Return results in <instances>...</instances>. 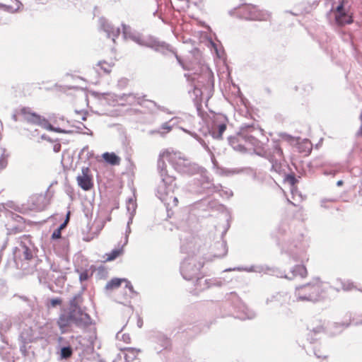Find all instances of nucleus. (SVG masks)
<instances>
[{
    "label": "nucleus",
    "instance_id": "c03bdc74",
    "mask_svg": "<svg viewBox=\"0 0 362 362\" xmlns=\"http://www.w3.org/2000/svg\"><path fill=\"white\" fill-rule=\"evenodd\" d=\"M343 10H344V5L342 4H341L337 7V14L344 13V12L343 11Z\"/></svg>",
    "mask_w": 362,
    "mask_h": 362
},
{
    "label": "nucleus",
    "instance_id": "f8f14e48",
    "mask_svg": "<svg viewBox=\"0 0 362 362\" xmlns=\"http://www.w3.org/2000/svg\"><path fill=\"white\" fill-rule=\"evenodd\" d=\"M21 115L24 120L29 123L39 125L43 127L44 124H46V119L41 117L40 115L31 111L29 107H23L21 110Z\"/></svg>",
    "mask_w": 362,
    "mask_h": 362
},
{
    "label": "nucleus",
    "instance_id": "9d476101",
    "mask_svg": "<svg viewBox=\"0 0 362 362\" xmlns=\"http://www.w3.org/2000/svg\"><path fill=\"white\" fill-rule=\"evenodd\" d=\"M227 118L223 115H217L214 117L211 127V134L214 139H221L223 132L226 129Z\"/></svg>",
    "mask_w": 362,
    "mask_h": 362
},
{
    "label": "nucleus",
    "instance_id": "b1692460",
    "mask_svg": "<svg viewBox=\"0 0 362 362\" xmlns=\"http://www.w3.org/2000/svg\"><path fill=\"white\" fill-rule=\"evenodd\" d=\"M136 209V203L133 199L130 198L127 202V210L129 214V217L133 218Z\"/></svg>",
    "mask_w": 362,
    "mask_h": 362
},
{
    "label": "nucleus",
    "instance_id": "c9c22d12",
    "mask_svg": "<svg viewBox=\"0 0 362 362\" xmlns=\"http://www.w3.org/2000/svg\"><path fill=\"white\" fill-rule=\"evenodd\" d=\"M159 343L160 344L161 346L165 349L170 345V339L168 337L162 335L159 339Z\"/></svg>",
    "mask_w": 362,
    "mask_h": 362
},
{
    "label": "nucleus",
    "instance_id": "8fccbe9b",
    "mask_svg": "<svg viewBox=\"0 0 362 362\" xmlns=\"http://www.w3.org/2000/svg\"><path fill=\"white\" fill-rule=\"evenodd\" d=\"M255 316V314L253 313H251L250 314L247 315L246 317H242L241 319H252Z\"/></svg>",
    "mask_w": 362,
    "mask_h": 362
},
{
    "label": "nucleus",
    "instance_id": "bb28decb",
    "mask_svg": "<svg viewBox=\"0 0 362 362\" xmlns=\"http://www.w3.org/2000/svg\"><path fill=\"white\" fill-rule=\"evenodd\" d=\"M182 130L185 132H187V133L189 134L194 138H195L207 151H210V149H209V147L208 146V145L196 133L191 132H189V131H188L187 129H182Z\"/></svg>",
    "mask_w": 362,
    "mask_h": 362
},
{
    "label": "nucleus",
    "instance_id": "4468645a",
    "mask_svg": "<svg viewBox=\"0 0 362 362\" xmlns=\"http://www.w3.org/2000/svg\"><path fill=\"white\" fill-rule=\"evenodd\" d=\"M81 175L76 177L78 186L85 191L90 190L93 186L92 177L89 175L90 169L88 167H83L81 170Z\"/></svg>",
    "mask_w": 362,
    "mask_h": 362
},
{
    "label": "nucleus",
    "instance_id": "4c0bfd02",
    "mask_svg": "<svg viewBox=\"0 0 362 362\" xmlns=\"http://www.w3.org/2000/svg\"><path fill=\"white\" fill-rule=\"evenodd\" d=\"M62 304V300L59 298H52L50 300V305L52 307H55L58 305H61Z\"/></svg>",
    "mask_w": 362,
    "mask_h": 362
},
{
    "label": "nucleus",
    "instance_id": "f03ea898",
    "mask_svg": "<svg viewBox=\"0 0 362 362\" xmlns=\"http://www.w3.org/2000/svg\"><path fill=\"white\" fill-rule=\"evenodd\" d=\"M259 134H262V130L255 124H243L237 135L228 137V142L235 151L245 153L247 150L246 145L254 148L259 146V141L257 139Z\"/></svg>",
    "mask_w": 362,
    "mask_h": 362
},
{
    "label": "nucleus",
    "instance_id": "9b49d317",
    "mask_svg": "<svg viewBox=\"0 0 362 362\" xmlns=\"http://www.w3.org/2000/svg\"><path fill=\"white\" fill-rule=\"evenodd\" d=\"M291 296L286 292H278L266 300V304L270 308H277L290 303Z\"/></svg>",
    "mask_w": 362,
    "mask_h": 362
},
{
    "label": "nucleus",
    "instance_id": "1a4fd4ad",
    "mask_svg": "<svg viewBox=\"0 0 362 362\" xmlns=\"http://www.w3.org/2000/svg\"><path fill=\"white\" fill-rule=\"evenodd\" d=\"M145 95L140 96L138 94L134 93H124L121 98L125 100L129 105H132L134 104H139L141 106H145V103L149 104V105H146L148 107H151V106L156 107L158 109L165 111V109L163 107H160L156 104V102L153 100H144Z\"/></svg>",
    "mask_w": 362,
    "mask_h": 362
},
{
    "label": "nucleus",
    "instance_id": "dca6fc26",
    "mask_svg": "<svg viewBox=\"0 0 362 362\" xmlns=\"http://www.w3.org/2000/svg\"><path fill=\"white\" fill-rule=\"evenodd\" d=\"M291 272L292 273V276L290 277L285 276V278L292 279L293 278L298 276H300L301 278H305L308 275L307 269L303 265H296L291 269Z\"/></svg>",
    "mask_w": 362,
    "mask_h": 362
},
{
    "label": "nucleus",
    "instance_id": "ddd939ff",
    "mask_svg": "<svg viewBox=\"0 0 362 362\" xmlns=\"http://www.w3.org/2000/svg\"><path fill=\"white\" fill-rule=\"evenodd\" d=\"M20 248L19 251L22 252L23 258L30 260L33 257V246L30 240V235H23L19 238Z\"/></svg>",
    "mask_w": 362,
    "mask_h": 362
},
{
    "label": "nucleus",
    "instance_id": "f704fd0d",
    "mask_svg": "<svg viewBox=\"0 0 362 362\" xmlns=\"http://www.w3.org/2000/svg\"><path fill=\"white\" fill-rule=\"evenodd\" d=\"M132 220L133 219L132 217L129 218V221L127 222V229H126V232H125V240H124V245H126L128 243V237L131 233L130 224L132 223Z\"/></svg>",
    "mask_w": 362,
    "mask_h": 362
},
{
    "label": "nucleus",
    "instance_id": "4d7b16f0",
    "mask_svg": "<svg viewBox=\"0 0 362 362\" xmlns=\"http://www.w3.org/2000/svg\"><path fill=\"white\" fill-rule=\"evenodd\" d=\"M13 118L14 120H16V116L15 115L13 116Z\"/></svg>",
    "mask_w": 362,
    "mask_h": 362
},
{
    "label": "nucleus",
    "instance_id": "6e6d98bb",
    "mask_svg": "<svg viewBox=\"0 0 362 362\" xmlns=\"http://www.w3.org/2000/svg\"><path fill=\"white\" fill-rule=\"evenodd\" d=\"M69 212L68 213L67 216H66V218L64 221H66V223L69 221Z\"/></svg>",
    "mask_w": 362,
    "mask_h": 362
},
{
    "label": "nucleus",
    "instance_id": "a878e982",
    "mask_svg": "<svg viewBox=\"0 0 362 362\" xmlns=\"http://www.w3.org/2000/svg\"><path fill=\"white\" fill-rule=\"evenodd\" d=\"M43 128L49 131H53L57 133H64V134H69L71 133V131H67L62 129L59 127H54L52 124L49 123L47 119H46V124H44Z\"/></svg>",
    "mask_w": 362,
    "mask_h": 362
},
{
    "label": "nucleus",
    "instance_id": "6e6552de",
    "mask_svg": "<svg viewBox=\"0 0 362 362\" xmlns=\"http://www.w3.org/2000/svg\"><path fill=\"white\" fill-rule=\"evenodd\" d=\"M240 13L241 17L246 20L265 21L269 17L268 13L258 11L256 7L251 5L240 8Z\"/></svg>",
    "mask_w": 362,
    "mask_h": 362
},
{
    "label": "nucleus",
    "instance_id": "412c9836",
    "mask_svg": "<svg viewBox=\"0 0 362 362\" xmlns=\"http://www.w3.org/2000/svg\"><path fill=\"white\" fill-rule=\"evenodd\" d=\"M196 289L199 291L205 290L210 287L211 283L209 279L197 276L194 284Z\"/></svg>",
    "mask_w": 362,
    "mask_h": 362
},
{
    "label": "nucleus",
    "instance_id": "de8ad7c7",
    "mask_svg": "<svg viewBox=\"0 0 362 362\" xmlns=\"http://www.w3.org/2000/svg\"><path fill=\"white\" fill-rule=\"evenodd\" d=\"M324 175H334L335 173H336V170H324Z\"/></svg>",
    "mask_w": 362,
    "mask_h": 362
},
{
    "label": "nucleus",
    "instance_id": "5fc2aeb1",
    "mask_svg": "<svg viewBox=\"0 0 362 362\" xmlns=\"http://www.w3.org/2000/svg\"><path fill=\"white\" fill-rule=\"evenodd\" d=\"M88 149V147L86 146L83 148V149L81 150V152H84L85 151H86Z\"/></svg>",
    "mask_w": 362,
    "mask_h": 362
},
{
    "label": "nucleus",
    "instance_id": "cd10ccee",
    "mask_svg": "<svg viewBox=\"0 0 362 362\" xmlns=\"http://www.w3.org/2000/svg\"><path fill=\"white\" fill-rule=\"evenodd\" d=\"M122 252V249H115L107 255V260L112 261L116 259Z\"/></svg>",
    "mask_w": 362,
    "mask_h": 362
},
{
    "label": "nucleus",
    "instance_id": "79ce46f5",
    "mask_svg": "<svg viewBox=\"0 0 362 362\" xmlns=\"http://www.w3.org/2000/svg\"><path fill=\"white\" fill-rule=\"evenodd\" d=\"M359 118H360V121H361V126H360L358 132H356V136L362 137V110H361Z\"/></svg>",
    "mask_w": 362,
    "mask_h": 362
},
{
    "label": "nucleus",
    "instance_id": "864d4df0",
    "mask_svg": "<svg viewBox=\"0 0 362 362\" xmlns=\"http://www.w3.org/2000/svg\"><path fill=\"white\" fill-rule=\"evenodd\" d=\"M322 329L321 327H317V329H314L313 331L315 332H319Z\"/></svg>",
    "mask_w": 362,
    "mask_h": 362
},
{
    "label": "nucleus",
    "instance_id": "393cba45",
    "mask_svg": "<svg viewBox=\"0 0 362 362\" xmlns=\"http://www.w3.org/2000/svg\"><path fill=\"white\" fill-rule=\"evenodd\" d=\"M0 151V169H4L7 166L8 154L6 153V150L5 148H1Z\"/></svg>",
    "mask_w": 362,
    "mask_h": 362
},
{
    "label": "nucleus",
    "instance_id": "c756f323",
    "mask_svg": "<svg viewBox=\"0 0 362 362\" xmlns=\"http://www.w3.org/2000/svg\"><path fill=\"white\" fill-rule=\"evenodd\" d=\"M72 349L70 346H65L61 349V356L62 358H68L72 354Z\"/></svg>",
    "mask_w": 362,
    "mask_h": 362
},
{
    "label": "nucleus",
    "instance_id": "c85d7f7f",
    "mask_svg": "<svg viewBox=\"0 0 362 362\" xmlns=\"http://www.w3.org/2000/svg\"><path fill=\"white\" fill-rule=\"evenodd\" d=\"M171 129H172V126H170L169 124V122H167L163 123L161 125V127H160V129L158 131H156V132H158L160 134H163L170 132Z\"/></svg>",
    "mask_w": 362,
    "mask_h": 362
},
{
    "label": "nucleus",
    "instance_id": "a211bd4d",
    "mask_svg": "<svg viewBox=\"0 0 362 362\" xmlns=\"http://www.w3.org/2000/svg\"><path fill=\"white\" fill-rule=\"evenodd\" d=\"M139 351L140 350L132 347L124 349L122 354L125 362H132L136 358Z\"/></svg>",
    "mask_w": 362,
    "mask_h": 362
},
{
    "label": "nucleus",
    "instance_id": "3c124183",
    "mask_svg": "<svg viewBox=\"0 0 362 362\" xmlns=\"http://www.w3.org/2000/svg\"><path fill=\"white\" fill-rule=\"evenodd\" d=\"M66 221H64L63 223H62L60 225V226L57 229H60V231H61L62 229L66 226Z\"/></svg>",
    "mask_w": 362,
    "mask_h": 362
},
{
    "label": "nucleus",
    "instance_id": "f3484780",
    "mask_svg": "<svg viewBox=\"0 0 362 362\" xmlns=\"http://www.w3.org/2000/svg\"><path fill=\"white\" fill-rule=\"evenodd\" d=\"M283 250L287 253L295 262L300 261L301 259V253L297 251V245L288 246L284 245Z\"/></svg>",
    "mask_w": 362,
    "mask_h": 362
},
{
    "label": "nucleus",
    "instance_id": "13d9d810",
    "mask_svg": "<svg viewBox=\"0 0 362 362\" xmlns=\"http://www.w3.org/2000/svg\"><path fill=\"white\" fill-rule=\"evenodd\" d=\"M2 127V123L0 121V129Z\"/></svg>",
    "mask_w": 362,
    "mask_h": 362
},
{
    "label": "nucleus",
    "instance_id": "09e8293b",
    "mask_svg": "<svg viewBox=\"0 0 362 362\" xmlns=\"http://www.w3.org/2000/svg\"><path fill=\"white\" fill-rule=\"evenodd\" d=\"M54 152H59L61 150V144H56L54 145Z\"/></svg>",
    "mask_w": 362,
    "mask_h": 362
},
{
    "label": "nucleus",
    "instance_id": "37998d69",
    "mask_svg": "<svg viewBox=\"0 0 362 362\" xmlns=\"http://www.w3.org/2000/svg\"><path fill=\"white\" fill-rule=\"evenodd\" d=\"M221 195L226 197V198H230L233 196V192L230 190L223 191Z\"/></svg>",
    "mask_w": 362,
    "mask_h": 362
},
{
    "label": "nucleus",
    "instance_id": "473e14b6",
    "mask_svg": "<svg viewBox=\"0 0 362 362\" xmlns=\"http://www.w3.org/2000/svg\"><path fill=\"white\" fill-rule=\"evenodd\" d=\"M98 66H100L101 69L104 71L105 74H109L111 71V67L112 66L105 62H100L98 63Z\"/></svg>",
    "mask_w": 362,
    "mask_h": 362
},
{
    "label": "nucleus",
    "instance_id": "49530a36",
    "mask_svg": "<svg viewBox=\"0 0 362 362\" xmlns=\"http://www.w3.org/2000/svg\"><path fill=\"white\" fill-rule=\"evenodd\" d=\"M287 180L291 185H294L296 181L295 177L292 175L288 176Z\"/></svg>",
    "mask_w": 362,
    "mask_h": 362
},
{
    "label": "nucleus",
    "instance_id": "7c9ffc66",
    "mask_svg": "<svg viewBox=\"0 0 362 362\" xmlns=\"http://www.w3.org/2000/svg\"><path fill=\"white\" fill-rule=\"evenodd\" d=\"M173 192H174V190L168 195V197H167L168 199L166 201L161 200L165 205L169 206L170 204L171 200H173L175 206H176L177 204V203H178L177 198L176 197L173 196Z\"/></svg>",
    "mask_w": 362,
    "mask_h": 362
},
{
    "label": "nucleus",
    "instance_id": "603ef678",
    "mask_svg": "<svg viewBox=\"0 0 362 362\" xmlns=\"http://www.w3.org/2000/svg\"><path fill=\"white\" fill-rule=\"evenodd\" d=\"M343 185V181L342 180H339L337 182V186H341Z\"/></svg>",
    "mask_w": 362,
    "mask_h": 362
},
{
    "label": "nucleus",
    "instance_id": "2f4dec72",
    "mask_svg": "<svg viewBox=\"0 0 362 362\" xmlns=\"http://www.w3.org/2000/svg\"><path fill=\"white\" fill-rule=\"evenodd\" d=\"M341 284V288L344 291H350L355 288L353 282L347 280V281H340Z\"/></svg>",
    "mask_w": 362,
    "mask_h": 362
},
{
    "label": "nucleus",
    "instance_id": "2eb2a0df",
    "mask_svg": "<svg viewBox=\"0 0 362 362\" xmlns=\"http://www.w3.org/2000/svg\"><path fill=\"white\" fill-rule=\"evenodd\" d=\"M100 22L103 30L107 33V37H112V41L115 42V38L117 37L120 33L119 28H114L104 18H100Z\"/></svg>",
    "mask_w": 362,
    "mask_h": 362
},
{
    "label": "nucleus",
    "instance_id": "423d86ee",
    "mask_svg": "<svg viewBox=\"0 0 362 362\" xmlns=\"http://www.w3.org/2000/svg\"><path fill=\"white\" fill-rule=\"evenodd\" d=\"M203 264L193 257L185 259L181 264L180 273L187 281L193 280L199 276V271Z\"/></svg>",
    "mask_w": 362,
    "mask_h": 362
},
{
    "label": "nucleus",
    "instance_id": "4be33fe9",
    "mask_svg": "<svg viewBox=\"0 0 362 362\" xmlns=\"http://www.w3.org/2000/svg\"><path fill=\"white\" fill-rule=\"evenodd\" d=\"M335 20L337 24H339V25L351 24L353 22L352 17L351 16L347 15L345 13L337 14L335 16Z\"/></svg>",
    "mask_w": 362,
    "mask_h": 362
},
{
    "label": "nucleus",
    "instance_id": "58836bf2",
    "mask_svg": "<svg viewBox=\"0 0 362 362\" xmlns=\"http://www.w3.org/2000/svg\"><path fill=\"white\" fill-rule=\"evenodd\" d=\"M124 282L125 283V287L127 288L131 293H134L135 291L131 282L126 279H124Z\"/></svg>",
    "mask_w": 362,
    "mask_h": 362
},
{
    "label": "nucleus",
    "instance_id": "20e7f679",
    "mask_svg": "<svg viewBox=\"0 0 362 362\" xmlns=\"http://www.w3.org/2000/svg\"><path fill=\"white\" fill-rule=\"evenodd\" d=\"M122 29L123 35L125 38L130 37L134 41L136 42L138 44L150 47L156 52H160L163 54H168L171 53L175 56V58L177 60L178 63L180 64H182L181 59L177 54L175 50L170 45L166 44L164 42L158 41V40L154 38L143 40L139 37L133 36L131 35L130 28L124 24H122Z\"/></svg>",
    "mask_w": 362,
    "mask_h": 362
},
{
    "label": "nucleus",
    "instance_id": "0eeeda50",
    "mask_svg": "<svg viewBox=\"0 0 362 362\" xmlns=\"http://www.w3.org/2000/svg\"><path fill=\"white\" fill-rule=\"evenodd\" d=\"M271 163V170L277 173L281 171V161L283 160V151L277 142H274L272 150L266 152L264 156Z\"/></svg>",
    "mask_w": 362,
    "mask_h": 362
},
{
    "label": "nucleus",
    "instance_id": "6ab92c4d",
    "mask_svg": "<svg viewBox=\"0 0 362 362\" xmlns=\"http://www.w3.org/2000/svg\"><path fill=\"white\" fill-rule=\"evenodd\" d=\"M82 303H83L82 293H78L74 295V296L69 300V307L68 310H73L75 309L81 308V306Z\"/></svg>",
    "mask_w": 362,
    "mask_h": 362
},
{
    "label": "nucleus",
    "instance_id": "ea45409f",
    "mask_svg": "<svg viewBox=\"0 0 362 362\" xmlns=\"http://www.w3.org/2000/svg\"><path fill=\"white\" fill-rule=\"evenodd\" d=\"M89 276L87 271L81 272L79 275V280L81 282L86 281L88 279Z\"/></svg>",
    "mask_w": 362,
    "mask_h": 362
},
{
    "label": "nucleus",
    "instance_id": "39448f33",
    "mask_svg": "<svg viewBox=\"0 0 362 362\" xmlns=\"http://www.w3.org/2000/svg\"><path fill=\"white\" fill-rule=\"evenodd\" d=\"M322 293V282L317 279L296 288L295 296L298 301L317 302L320 300Z\"/></svg>",
    "mask_w": 362,
    "mask_h": 362
},
{
    "label": "nucleus",
    "instance_id": "7ed1b4c3",
    "mask_svg": "<svg viewBox=\"0 0 362 362\" xmlns=\"http://www.w3.org/2000/svg\"><path fill=\"white\" fill-rule=\"evenodd\" d=\"M71 324L77 327L85 329L92 324V319L82 308L68 310L59 315L57 325L62 333H65L66 328Z\"/></svg>",
    "mask_w": 362,
    "mask_h": 362
},
{
    "label": "nucleus",
    "instance_id": "a18cd8bd",
    "mask_svg": "<svg viewBox=\"0 0 362 362\" xmlns=\"http://www.w3.org/2000/svg\"><path fill=\"white\" fill-rule=\"evenodd\" d=\"M1 328L4 329V327L5 325L6 329H8L11 326V323L8 320H5L4 322L1 323Z\"/></svg>",
    "mask_w": 362,
    "mask_h": 362
},
{
    "label": "nucleus",
    "instance_id": "aec40b11",
    "mask_svg": "<svg viewBox=\"0 0 362 362\" xmlns=\"http://www.w3.org/2000/svg\"><path fill=\"white\" fill-rule=\"evenodd\" d=\"M103 158L107 163L112 165H117L120 163V158L115 153L105 152L102 155Z\"/></svg>",
    "mask_w": 362,
    "mask_h": 362
},
{
    "label": "nucleus",
    "instance_id": "e433bc0d",
    "mask_svg": "<svg viewBox=\"0 0 362 362\" xmlns=\"http://www.w3.org/2000/svg\"><path fill=\"white\" fill-rule=\"evenodd\" d=\"M221 247H222V252L221 253H218V254H216V256L217 257H223L226 255L227 252H228V249H227V246H226V243L223 241L221 243H218Z\"/></svg>",
    "mask_w": 362,
    "mask_h": 362
},
{
    "label": "nucleus",
    "instance_id": "72a5a7b5",
    "mask_svg": "<svg viewBox=\"0 0 362 362\" xmlns=\"http://www.w3.org/2000/svg\"><path fill=\"white\" fill-rule=\"evenodd\" d=\"M47 274L48 273L45 270L37 271V277L40 283L46 282Z\"/></svg>",
    "mask_w": 362,
    "mask_h": 362
},
{
    "label": "nucleus",
    "instance_id": "5701e85b",
    "mask_svg": "<svg viewBox=\"0 0 362 362\" xmlns=\"http://www.w3.org/2000/svg\"><path fill=\"white\" fill-rule=\"evenodd\" d=\"M124 279H118V278L112 279L107 283V284L105 286V288L109 290V289H114V288H118L121 285L122 282H124Z\"/></svg>",
    "mask_w": 362,
    "mask_h": 362
},
{
    "label": "nucleus",
    "instance_id": "f257e3e1",
    "mask_svg": "<svg viewBox=\"0 0 362 362\" xmlns=\"http://www.w3.org/2000/svg\"><path fill=\"white\" fill-rule=\"evenodd\" d=\"M165 160H168L176 171L187 175L201 173L203 168L183 156L180 152L168 150L160 152L157 163V170L160 177V182L157 187V197L160 200L166 201L168 195L175 190L176 183L175 177L168 173Z\"/></svg>",
    "mask_w": 362,
    "mask_h": 362
},
{
    "label": "nucleus",
    "instance_id": "a19ab883",
    "mask_svg": "<svg viewBox=\"0 0 362 362\" xmlns=\"http://www.w3.org/2000/svg\"><path fill=\"white\" fill-rule=\"evenodd\" d=\"M61 237V231H60V229H56L52 235V239H57V238H59Z\"/></svg>",
    "mask_w": 362,
    "mask_h": 362
}]
</instances>
